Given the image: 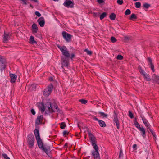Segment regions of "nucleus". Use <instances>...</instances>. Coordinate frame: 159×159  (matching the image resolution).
I'll return each mask as SVG.
<instances>
[{
	"label": "nucleus",
	"mask_w": 159,
	"mask_h": 159,
	"mask_svg": "<svg viewBox=\"0 0 159 159\" xmlns=\"http://www.w3.org/2000/svg\"><path fill=\"white\" fill-rule=\"evenodd\" d=\"M38 105L39 110H41L42 112H44L46 110L47 112L52 113V112H57L61 113V111L59 110L58 106L56 105H51L49 102H48L45 106L42 102L39 103Z\"/></svg>",
	"instance_id": "1"
},
{
	"label": "nucleus",
	"mask_w": 159,
	"mask_h": 159,
	"mask_svg": "<svg viewBox=\"0 0 159 159\" xmlns=\"http://www.w3.org/2000/svg\"><path fill=\"white\" fill-rule=\"evenodd\" d=\"M37 143L39 148L43 151L45 152L47 154L50 151V149L48 147H44L42 141L41 139L37 140Z\"/></svg>",
	"instance_id": "2"
},
{
	"label": "nucleus",
	"mask_w": 159,
	"mask_h": 159,
	"mask_svg": "<svg viewBox=\"0 0 159 159\" xmlns=\"http://www.w3.org/2000/svg\"><path fill=\"white\" fill-rule=\"evenodd\" d=\"M57 46L62 52L63 55L65 56L66 57H70V54L69 52L65 46H61L58 45H57Z\"/></svg>",
	"instance_id": "3"
},
{
	"label": "nucleus",
	"mask_w": 159,
	"mask_h": 159,
	"mask_svg": "<svg viewBox=\"0 0 159 159\" xmlns=\"http://www.w3.org/2000/svg\"><path fill=\"white\" fill-rule=\"evenodd\" d=\"M141 117L142 118V119L143 121V122L145 126L146 127L147 129H148L150 132L152 133V134L154 136H155V133L153 132V131L151 129L150 125L149 123L148 122L147 120L144 117L141 116Z\"/></svg>",
	"instance_id": "4"
},
{
	"label": "nucleus",
	"mask_w": 159,
	"mask_h": 159,
	"mask_svg": "<svg viewBox=\"0 0 159 159\" xmlns=\"http://www.w3.org/2000/svg\"><path fill=\"white\" fill-rule=\"evenodd\" d=\"M94 150L92 152V155L94 157L95 159H100V155L98 152V146H95L93 147Z\"/></svg>",
	"instance_id": "5"
},
{
	"label": "nucleus",
	"mask_w": 159,
	"mask_h": 159,
	"mask_svg": "<svg viewBox=\"0 0 159 159\" xmlns=\"http://www.w3.org/2000/svg\"><path fill=\"white\" fill-rule=\"evenodd\" d=\"M63 5L67 8H72L74 7V3L73 1L66 0L63 3Z\"/></svg>",
	"instance_id": "6"
},
{
	"label": "nucleus",
	"mask_w": 159,
	"mask_h": 159,
	"mask_svg": "<svg viewBox=\"0 0 159 159\" xmlns=\"http://www.w3.org/2000/svg\"><path fill=\"white\" fill-rule=\"evenodd\" d=\"M53 87L52 85H50L48 88L44 90L43 93V95L47 96H49L52 92V90Z\"/></svg>",
	"instance_id": "7"
},
{
	"label": "nucleus",
	"mask_w": 159,
	"mask_h": 159,
	"mask_svg": "<svg viewBox=\"0 0 159 159\" xmlns=\"http://www.w3.org/2000/svg\"><path fill=\"white\" fill-rule=\"evenodd\" d=\"M88 133L92 146L93 147L95 146H97V145L95 141V139L94 135L89 131H88Z\"/></svg>",
	"instance_id": "8"
},
{
	"label": "nucleus",
	"mask_w": 159,
	"mask_h": 159,
	"mask_svg": "<svg viewBox=\"0 0 159 159\" xmlns=\"http://www.w3.org/2000/svg\"><path fill=\"white\" fill-rule=\"evenodd\" d=\"M68 57H62V66H65L68 67L69 65V59Z\"/></svg>",
	"instance_id": "9"
},
{
	"label": "nucleus",
	"mask_w": 159,
	"mask_h": 159,
	"mask_svg": "<svg viewBox=\"0 0 159 159\" xmlns=\"http://www.w3.org/2000/svg\"><path fill=\"white\" fill-rule=\"evenodd\" d=\"M6 64L5 60L2 57H0V67L1 70L5 69L6 66Z\"/></svg>",
	"instance_id": "10"
},
{
	"label": "nucleus",
	"mask_w": 159,
	"mask_h": 159,
	"mask_svg": "<svg viewBox=\"0 0 159 159\" xmlns=\"http://www.w3.org/2000/svg\"><path fill=\"white\" fill-rule=\"evenodd\" d=\"M62 35L63 38L67 42L70 41L71 38V35L70 34L65 32H63L62 33Z\"/></svg>",
	"instance_id": "11"
},
{
	"label": "nucleus",
	"mask_w": 159,
	"mask_h": 159,
	"mask_svg": "<svg viewBox=\"0 0 159 159\" xmlns=\"http://www.w3.org/2000/svg\"><path fill=\"white\" fill-rule=\"evenodd\" d=\"M139 71L143 75L145 79L147 81H149L150 79L148 76V75L146 73V72L142 69L141 67H139Z\"/></svg>",
	"instance_id": "12"
},
{
	"label": "nucleus",
	"mask_w": 159,
	"mask_h": 159,
	"mask_svg": "<svg viewBox=\"0 0 159 159\" xmlns=\"http://www.w3.org/2000/svg\"><path fill=\"white\" fill-rule=\"evenodd\" d=\"M34 139L33 136H30L29 137L28 141L29 145V147L30 148H32L34 144Z\"/></svg>",
	"instance_id": "13"
},
{
	"label": "nucleus",
	"mask_w": 159,
	"mask_h": 159,
	"mask_svg": "<svg viewBox=\"0 0 159 159\" xmlns=\"http://www.w3.org/2000/svg\"><path fill=\"white\" fill-rule=\"evenodd\" d=\"M114 124H116L117 129H119L120 127V124L119 121L117 118V115L116 113H115L114 115V119L113 120Z\"/></svg>",
	"instance_id": "14"
},
{
	"label": "nucleus",
	"mask_w": 159,
	"mask_h": 159,
	"mask_svg": "<svg viewBox=\"0 0 159 159\" xmlns=\"http://www.w3.org/2000/svg\"><path fill=\"white\" fill-rule=\"evenodd\" d=\"M38 22L41 27L43 26L44 25L45 21L43 17L39 18L38 20Z\"/></svg>",
	"instance_id": "15"
},
{
	"label": "nucleus",
	"mask_w": 159,
	"mask_h": 159,
	"mask_svg": "<svg viewBox=\"0 0 159 159\" xmlns=\"http://www.w3.org/2000/svg\"><path fill=\"white\" fill-rule=\"evenodd\" d=\"M10 76L11 78V83H14L15 82L17 76L14 74H10Z\"/></svg>",
	"instance_id": "16"
},
{
	"label": "nucleus",
	"mask_w": 159,
	"mask_h": 159,
	"mask_svg": "<svg viewBox=\"0 0 159 159\" xmlns=\"http://www.w3.org/2000/svg\"><path fill=\"white\" fill-rule=\"evenodd\" d=\"M43 118V115H41L40 116H38L36 120V124L37 125H39L41 124Z\"/></svg>",
	"instance_id": "17"
},
{
	"label": "nucleus",
	"mask_w": 159,
	"mask_h": 159,
	"mask_svg": "<svg viewBox=\"0 0 159 159\" xmlns=\"http://www.w3.org/2000/svg\"><path fill=\"white\" fill-rule=\"evenodd\" d=\"M34 134L36 140L41 139L40 136L39 131L38 129H35Z\"/></svg>",
	"instance_id": "18"
},
{
	"label": "nucleus",
	"mask_w": 159,
	"mask_h": 159,
	"mask_svg": "<svg viewBox=\"0 0 159 159\" xmlns=\"http://www.w3.org/2000/svg\"><path fill=\"white\" fill-rule=\"evenodd\" d=\"M138 129L141 131V135L143 138L145 137V129L143 127H140Z\"/></svg>",
	"instance_id": "19"
},
{
	"label": "nucleus",
	"mask_w": 159,
	"mask_h": 159,
	"mask_svg": "<svg viewBox=\"0 0 159 159\" xmlns=\"http://www.w3.org/2000/svg\"><path fill=\"white\" fill-rule=\"evenodd\" d=\"M9 38V35L6 33H4L3 37V42L4 43H7Z\"/></svg>",
	"instance_id": "20"
},
{
	"label": "nucleus",
	"mask_w": 159,
	"mask_h": 159,
	"mask_svg": "<svg viewBox=\"0 0 159 159\" xmlns=\"http://www.w3.org/2000/svg\"><path fill=\"white\" fill-rule=\"evenodd\" d=\"M153 80L158 83H159V76L154 74L153 76Z\"/></svg>",
	"instance_id": "21"
},
{
	"label": "nucleus",
	"mask_w": 159,
	"mask_h": 159,
	"mask_svg": "<svg viewBox=\"0 0 159 159\" xmlns=\"http://www.w3.org/2000/svg\"><path fill=\"white\" fill-rule=\"evenodd\" d=\"M98 122L101 127H104L106 126V124L104 121L100 120H98Z\"/></svg>",
	"instance_id": "22"
},
{
	"label": "nucleus",
	"mask_w": 159,
	"mask_h": 159,
	"mask_svg": "<svg viewBox=\"0 0 159 159\" xmlns=\"http://www.w3.org/2000/svg\"><path fill=\"white\" fill-rule=\"evenodd\" d=\"M30 43L31 44L36 43V42L34 40V38L33 36H31L30 38Z\"/></svg>",
	"instance_id": "23"
},
{
	"label": "nucleus",
	"mask_w": 159,
	"mask_h": 159,
	"mask_svg": "<svg viewBox=\"0 0 159 159\" xmlns=\"http://www.w3.org/2000/svg\"><path fill=\"white\" fill-rule=\"evenodd\" d=\"M99 114H100L101 115V116L102 117V118H107L108 115L107 114H105L104 112H99Z\"/></svg>",
	"instance_id": "24"
},
{
	"label": "nucleus",
	"mask_w": 159,
	"mask_h": 159,
	"mask_svg": "<svg viewBox=\"0 0 159 159\" xmlns=\"http://www.w3.org/2000/svg\"><path fill=\"white\" fill-rule=\"evenodd\" d=\"M116 18V15L114 13H112L110 16V18L111 20H114Z\"/></svg>",
	"instance_id": "25"
},
{
	"label": "nucleus",
	"mask_w": 159,
	"mask_h": 159,
	"mask_svg": "<svg viewBox=\"0 0 159 159\" xmlns=\"http://www.w3.org/2000/svg\"><path fill=\"white\" fill-rule=\"evenodd\" d=\"M107 16V13L106 12H103L100 15V18L101 20H102Z\"/></svg>",
	"instance_id": "26"
},
{
	"label": "nucleus",
	"mask_w": 159,
	"mask_h": 159,
	"mask_svg": "<svg viewBox=\"0 0 159 159\" xmlns=\"http://www.w3.org/2000/svg\"><path fill=\"white\" fill-rule=\"evenodd\" d=\"M36 84H33L31 85L30 87V89L31 90H34L36 88Z\"/></svg>",
	"instance_id": "27"
},
{
	"label": "nucleus",
	"mask_w": 159,
	"mask_h": 159,
	"mask_svg": "<svg viewBox=\"0 0 159 159\" xmlns=\"http://www.w3.org/2000/svg\"><path fill=\"white\" fill-rule=\"evenodd\" d=\"M110 40L113 43H115L117 41L116 39L113 36H112L111 37Z\"/></svg>",
	"instance_id": "28"
},
{
	"label": "nucleus",
	"mask_w": 159,
	"mask_h": 159,
	"mask_svg": "<svg viewBox=\"0 0 159 159\" xmlns=\"http://www.w3.org/2000/svg\"><path fill=\"white\" fill-rule=\"evenodd\" d=\"M141 5V3L139 2H137L135 3V6L137 8H139Z\"/></svg>",
	"instance_id": "29"
},
{
	"label": "nucleus",
	"mask_w": 159,
	"mask_h": 159,
	"mask_svg": "<svg viewBox=\"0 0 159 159\" xmlns=\"http://www.w3.org/2000/svg\"><path fill=\"white\" fill-rule=\"evenodd\" d=\"M124 39L125 41H128L130 40L131 38L130 36H125L124 37Z\"/></svg>",
	"instance_id": "30"
},
{
	"label": "nucleus",
	"mask_w": 159,
	"mask_h": 159,
	"mask_svg": "<svg viewBox=\"0 0 159 159\" xmlns=\"http://www.w3.org/2000/svg\"><path fill=\"white\" fill-rule=\"evenodd\" d=\"M150 6V5L147 3H145L143 4V7L146 8H148Z\"/></svg>",
	"instance_id": "31"
},
{
	"label": "nucleus",
	"mask_w": 159,
	"mask_h": 159,
	"mask_svg": "<svg viewBox=\"0 0 159 159\" xmlns=\"http://www.w3.org/2000/svg\"><path fill=\"white\" fill-rule=\"evenodd\" d=\"M66 126V125L64 122L61 123V128L62 129H64Z\"/></svg>",
	"instance_id": "32"
},
{
	"label": "nucleus",
	"mask_w": 159,
	"mask_h": 159,
	"mask_svg": "<svg viewBox=\"0 0 159 159\" xmlns=\"http://www.w3.org/2000/svg\"><path fill=\"white\" fill-rule=\"evenodd\" d=\"M134 124L135 125V126L138 129H139V128H140L141 127L140 126V125H139L138 123L135 121L134 122Z\"/></svg>",
	"instance_id": "33"
},
{
	"label": "nucleus",
	"mask_w": 159,
	"mask_h": 159,
	"mask_svg": "<svg viewBox=\"0 0 159 159\" xmlns=\"http://www.w3.org/2000/svg\"><path fill=\"white\" fill-rule=\"evenodd\" d=\"M136 18L137 17L134 14H133L131 15L130 19V20H132L133 19H136Z\"/></svg>",
	"instance_id": "34"
},
{
	"label": "nucleus",
	"mask_w": 159,
	"mask_h": 159,
	"mask_svg": "<svg viewBox=\"0 0 159 159\" xmlns=\"http://www.w3.org/2000/svg\"><path fill=\"white\" fill-rule=\"evenodd\" d=\"M131 13V11L129 9H127L126 10L125 14L126 15H129Z\"/></svg>",
	"instance_id": "35"
},
{
	"label": "nucleus",
	"mask_w": 159,
	"mask_h": 159,
	"mask_svg": "<svg viewBox=\"0 0 159 159\" xmlns=\"http://www.w3.org/2000/svg\"><path fill=\"white\" fill-rule=\"evenodd\" d=\"M84 51L86 52L88 55H91L92 54V52L88 50L87 49H85Z\"/></svg>",
	"instance_id": "36"
},
{
	"label": "nucleus",
	"mask_w": 159,
	"mask_h": 159,
	"mask_svg": "<svg viewBox=\"0 0 159 159\" xmlns=\"http://www.w3.org/2000/svg\"><path fill=\"white\" fill-rule=\"evenodd\" d=\"M116 57H117V59H118L119 60H121L123 58V57L120 55H118Z\"/></svg>",
	"instance_id": "37"
},
{
	"label": "nucleus",
	"mask_w": 159,
	"mask_h": 159,
	"mask_svg": "<svg viewBox=\"0 0 159 159\" xmlns=\"http://www.w3.org/2000/svg\"><path fill=\"white\" fill-rule=\"evenodd\" d=\"M79 101L83 104H85L87 103V101L86 100L81 99L79 100Z\"/></svg>",
	"instance_id": "38"
},
{
	"label": "nucleus",
	"mask_w": 159,
	"mask_h": 159,
	"mask_svg": "<svg viewBox=\"0 0 159 159\" xmlns=\"http://www.w3.org/2000/svg\"><path fill=\"white\" fill-rule=\"evenodd\" d=\"M105 0H97V2L99 4H102L104 2Z\"/></svg>",
	"instance_id": "39"
},
{
	"label": "nucleus",
	"mask_w": 159,
	"mask_h": 159,
	"mask_svg": "<svg viewBox=\"0 0 159 159\" xmlns=\"http://www.w3.org/2000/svg\"><path fill=\"white\" fill-rule=\"evenodd\" d=\"M117 2L119 5H122L123 3V1L122 0H117Z\"/></svg>",
	"instance_id": "40"
},
{
	"label": "nucleus",
	"mask_w": 159,
	"mask_h": 159,
	"mask_svg": "<svg viewBox=\"0 0 159 159\" xmlns=\"http://www.w3.org/2000/svg\"><path fill=\"white\" fill-rule=\"evenodd\" d=\"M32 27L33 29H37V25L35 23L33 24L32 25Z\"/></svg>",
	"instance_id": "41"
},
{
	"label": "nucleus",
	"mask_w": 159,
	"mask_h": 159,
	"mask_svg": "<svg viewBox=\"0 0 159 159\" xmlns=\"http://www.w3.org/2000/svg\"><path fill=\"white\" fill-rule=\"evenodd\" d=\"M129 116L131 118H133L134 117L133 114L130 111H129Z\"/></svg>",
	"instance_id": "42"
},
{
	"label": "nucleus",
	"mask_w": 159,
	"mask_h": 159,
	"mask_svg": "<svg viewBox=\"0 0 159 159\" xmlns=\"http://www.w3.org/2000/svg\"><path fill=\"white\" fill-rule=\"evenodd\" d=\"M151 65V70H152V71L153 72H154L155 71V70L154 69V66L153 65V64H150Z\"/></svg>",
	"instance_id": "43"
},
{
	"label": "nucleus",
	"mask_w": 159,
	"mask_h": 159,
	"mask_svg": "<svg viewBox=\"0 0 159 159\" xmlns=\"http://www.w3.org/2000/svg\"><path fill=\"white\" fill-rule=\"evenodd\" d=\"M2 156L5 159H7V158L9 157L7 156V155L5 153H3L2 154Z\"/></svg>",
	"instance_id": "44"
},
{
	"label": "nucleus",
	"mask_w": 159,
	"mask_h": 159,
	"mask_svg": "<svg viewBox=\"0 0 159 159\" xmlns=\"http://www.w3.org/2000/svg\"><path fill=\"white\" fill-rule=\"evenodd\" d=\"M123 155V152L121 149H120V154L119 156V157L120 158L121 156H122Z\"/></svg>",
	"instance_id": "45"
},
{
	"label": "nucleus",
	"mask_w": 159,
	"mask_h": 159,
	"mask_svg": "<svg viewBox=\"0 0 159 159\" xmlns=\"http://www.w3.org/2000/svg\"><path fill=\"white\" fill-rule=\"evenodd\" d=\"M35 13V14L37 16H38V17H40V16L41 15V14H40V13H39V12L38 11H36Z\"/></svg>",
	"instance_id": "46"
},
{
	"label": "nucleus",
	"mask_w": 159,
	"mask_h": 159,
	"mask_svg": "<svg viewBox=\"0 0 159 159\" xmlns=\"http://www.w3.org/2000/svg\"><path fill=\"white\" fill-rule=\"evenodd\" d=\"M68 134V132L67 131L65 130L63 132V134L64 136H66Z\"/></svg>",
	"instance_id": "47"
},
{
	"label": "nucleus",
	"mask_w": 159,
	"mask_h": 159,
	"mask_svg": "<svg viewBox=\"0 0 159 159\" xmlns=\"http://www.w3.org/2000/svg\"><path fill=\"white\" fill-rule=\"evenodd\" d=\"M31 112L32 114L33 115H34L35 114V112L33 109H32L31 110Z\"/></svg>",
	"instance_id": "48"
},
{
	"label": "nucleus",
	"mask_w": 159,
	"mask_h": 159,
	"mask_svg": "<svg viewBox=\"0 0 159 159\" xmlns=\"http://www.w3.org/2000/svg\"><path fill=\"white\" fill-rule=\"evenodd\" d=\"M148 61L150 63V64H152V60L150 58H148Z\"/></svg>",
	"instance_id": "49"
},
{
	"label": "nucleus",
	"mask_w": 159,
	"mask_h": 159,
	"mask_svg": "<svg viewBox=\"0 0 159 159\" xmlns=\"http://www.w3.org/2000/svg\"><path fill=\"white\" fill-rule=\"evenodd\" d=\"M93 118L95 120H97L98 122V120H98L97 118L95 117H93Z\"/></svg>",
	"instance_id": "50"
},
{
	"label": "nucleus",
	"mask_w": 159,
	"mask_h": 159,
	"mask_svg": "<svg viewBox=\"0 0 159 159\" xmlns=\"http://www.w3.org/2000/svg\"><path fill=\"white\" fill-rule=\"evenodd\" d=\"M49 80L51 81H53V78L52 77H50L49 78Z\"/></svg>",
	"instance_id": "51"
},
{
	"label": "nucleus",
	"mask_w": 159,
	"mask_h": 159,
	"mask_svg": "<svg viewBox=\"0 0 159 159\" xmlns=\"http://www.w3.org/2000/svg\"><path fill=\"white\" fill-rule=\"evenodd\" d=\"M38 30V29H33V32H34V33H36L37 32V30Z\"/></svg>",
	"instance_id": "52"
},
{
	"label": "nucleus",
	"mask_w": 159,
	"mask_h": 159,
	"mask_svg": "<svg viewBox=\"0 0 159 159\" xmlns=\"http://www.w3.org/2000/svg\"><path fill=\"white\" fill-rule=\"evenodd\" d=\"M137 145L136 144H134L133 146V148H136Z\"/></svg>",
	"instance_id": "53"
},
{
	"label": "nucleus",
	"mask_w": 159,
	"mask_h": 159,
	"mask_svg": "<svg viewBox=\"0 0 159 159\" xmlns=\"http://www.w3.org/2000/svg\"><path fill=\"white\" fill-rule=\"evenodd\" d=\"M75 56V55L74 54H72L71 55V59H72V58H73V57H74Z\"/></svg>",
	"instance_id": "54"
},
{
	"label": "nucleus",
	"mask_w": 159,
	"mask_h": 159,
	"mask_svg": "<svg viewBox=\"0 0 159 159\" xmlns=\"http://www.w3.org/2000/svg\"><path fill=\"white\" fill-rule=\"evenodd\" d=\"M93 15L94 16H97V14L96 13H93Z\"/></svg>",
	"instance_id": "55"
},
{
	"label": "nucleus",
	"mask_w": 159,
	"mask_h": 159,
	"mask_svg": "<svg viewBox=\"0 0 159 159\" xmlns=\"http://www.w3.org/2000/svg\"><path fill=\"white\" fill-rule=\"evenodd\" d=\"M54 1H58L59 0H53Z\"/></svg>",
	"instance_id": "56"
},
{
	"label": "nucleus",
	"mask_w": 159,
	"mask_h": 159,
	"mask_svg": "<svg viewBox=\"0 0 159 159\" xmlns=\"http://www.w3.org/2000/svg\"><path fill=\"white\" fill-rule=\"evenodd\" d=\"M133 0L134 1H138V0Z\"/></svg>",
	"instance_id": "57"
},
{
	"label": "nucleus",
	"mask_w": 159,
	"mask_h": 159,
	"mask_svg": "<svg viewBox=\"0 0 159 159\" xmlns=\"http://www.w3.org/2000/svg\"><path fill=\"white\" fill-rule=\"evenodd\" d=\"M64 146H67V144H65Z\"/></svg>",
	"instance_id": "58"
},
{
	"label": "nucleus",
	"mask_w": 159,
	"mask_h": 159,
	"mask_svg": "<svg viewBox=\"0 0 159 159\" xmlns=\"http://www.w3.org/2000/svg\"><path fill=\"white\" fill-rule=\"evenodd\" d=\"M30 6H31V7H32V6H31V5H30Z\"/></svg>",
	"instance_id": "59"
},
{
	"label": "nucleus",
	"mask_w": 159,
	"mask_h": 159,
	"mask_svg": "<svg viewBox=\"0 0 159 159\" xmlns=\"http://www.w3.org/2000/svg\"><path fill=\"white\" fill-rule=\"evenodd\" d=\"M30 6H31V7H32V6H31V5H30Z\"/></svg>",
	"instance_id": "60"
},
{
	"label": "nucleus",
	"mask_w": 159,
	"mask_h": 159,
	"mask_svg": "<svg viewBox=\"0 0 159 159\" xmlns=\"http://www.w3.org/2000/svg\"><path fill=\"white\" fill-rule=\"evenodd\" d=\"M30 6H31V7H32V6H31V5H30Z\"/></svg>",
	"instance_id": "61"
}]
</instances>
